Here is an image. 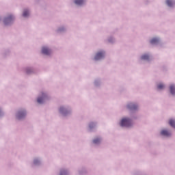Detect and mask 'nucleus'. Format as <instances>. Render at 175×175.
<instances>
[{
    "mask_svg": "<svg viewBox=\"0 0 175 175\" xmlns=\"http://www.w3.org/2000/svg\"><path fill=\"white\" fill-rule=\"evenodd\" d=\"M90 127H92L91 124L90 125Z\"/></svg>",
    "mask_w": 175,
    "mask_h": 175,
    "instance_id": "obj_20",
    "label": "nucleus"
},
{
    "mask_svg": "<svg viewBox=\"0 0 175 175\" xmlns=\"http://www.w3.org/2000/svg\"><path fill=\"white\" fill-rule=\"evenodd\" d=\"M157 88H158V89H163V88H165V86L163 83H160L159 85H158Z\"/></svg>",
    "mask_w": 175,
    "mask_h": 175,
    "instance_id": "obj_17",
    "label": "nucleus"
},
{
    "mask_svg": "<svg viewBox=\"0 0 175 175\" xmlns=\"http://www.w3.org/2000/svg\"><path fill=\"white\" fill-rule=\"evenodd\" d=\"M34 163H37V161H36V160H35V161H34Z\"/></svg>",
    "mask_w": 175,
    "mask_h": 175,
    "instance_id": "obj_19",
    "label": "nucleus"
},
{
    "mask_svg": "<svg viewBox=\"0 0 175 175\" xmlns=\"http://www.w3.org/2000/svg\"><path fill=\"white\" fill-rule=\"evenodd\" d=\"M75 3L77 5H81V4H83L84 0H75Z\"/></svg>",
    "mask_w": 175,
    "mask_h": 175,
    "instance_id": "obj_11",
    "label": "nucleus"
},
{
    "mask_svg": "<svg viewBox=\"0 0 175 175\" xmlns=\"http://www.w3.org/2000/svg\"><path fill=\"white\" fill-rule=\"evenodd\" d=\"M46 94L44 93H42V97H38L37 101L38 103H39L40 104H42V103H43V101H44V100L46 99Z\"/></svg>",
    "mask_w": 175,
    "mask_h": 175,
    "instance_id": "obj_3",
    "label": "nucleus"
},
{
    "mask_svg": "<svg viewBox=\"0 0 175 175\" xmlns=\"http://www.w3.org/2000/svg\"><path fill=\"white\" fill-rule=\"evenodd\" d=\"M13 19H14V16H8V18H5V19H4L5 25H8V23L10 22H12L13 21Z\"/></svg>",
    "mask_w": 175,
    "mask_h": 175,
    "instance_id": "obj_5",
    "label": "nucleus"
},
{
    "mask_svg": "<svg viewBox=\"0 0 175 175\" xmlns=\"http://www.w3.org/2000/svg\"><path fill=\"white\" fill-rule=\"evenodd\" d=\"M64 109L63 107H61L60 109H59L60 112H64Z\"/></svg>",
    "mask_w": 175,
    "mask_h": 175,
    "instance_id": "obj_18",
    "label": "nucleus"
},
{
    "mask_svg": "<svg viewBox=\"0 0 175 175\" xmlns=\"http://www.w3.org/2000/svg\"><path fill=\"white\" fill-rule=\"evenodd\" d=\"M166 3L169 7H172V5L174 4L173 0H167Z\"/></svg>",
    "mask_w": 175,
    "mask_h": 175,
    "instance_id": "obj_9",
    "label": "nucleus"
},
{
    "mask_svg": "<svg viewBox=\"0 0 175 175\" xmlns=\"http://www.w3.org/2000/svg\"><path fill=\"white\" fill-rule=\"evenodd\" d=\"M25 115H26V113H25V112L19 111V112H18V113H17V118H18V119H21L22 118H23L24 116H25Z\"/></svg>",
    "mask_w": 175,
    "mask_h": 175,
    "instance_id": "obj_6",
    "label": "nucleus"
},
{
    "mask_svg": "<svg viewBox=\"0 0 175 175\" xmlns=\"http://www.w3.org/2000/svg\"><path fill=\"white\" fill-rule=\"evenodd\" d=\"M142 59L144 60H148L150 59V56H148V55H143V56H142Z\"/></svg>",
    "mask_w": 175,
    "mask_h": 175,
    "instance_id": "obj_14",
    "label": "nucleus"
},
{
    "mask_svg": "<svg viewBox=\"0 0 175 175\" xmlns=\"http://www.w3.org/2000/svg\"><path fill=\"white\" fill-rule=\"evenodd\" d=\"M29 15V11L25 10V11L23 12V16L24 17H27V16H28Z\"/></svg>",
    "mask_w": 175,
    "mask_h": 175,
    "instance_id": "obj_15",
    "label": "nucleus"
},
{
    "mask_svg": "<svg viewBox=\"0 0 175 175\" xmlns=\"http://www.w3.org/2000/svg\"><path fill=\"white\" fill-rule=\"evenodd\" d=\"M161 134H162V135L166 136H169L171 135V133L169 131H167V130H162Z\"/></svg>",
    "mask_w": 175,
    "mask_h": 175,
    "instance_id": "obj_7",
    "label": "nucleus"
},
{
    "mask_svg": "<svg viewBox=\"0 0 175 175\" xmlns=\"http://www.w3.org/2000/svg\"><path fill=\"white\" fill-rule=\"evenodd\" d=\"M131 124H132V122L131 119H129L128 118H124L122 119L120 122L121 126H125L126 127H129L130 126H131Z\"/></svg>",
    "mask_w": 175,
    "mask_h": 175,
    "instance_id": "obj_1",
    "label": "nucleus"
},
{
    "mask_svg": "<svg viewBox=\"0 0 175 175\" xmlns=\"http://www.w3.org/2000/svg\"><path fill=\"white\" fill-rule=\"evenodd\" d=\"M104 56H105V53H104V52H98V53L96 55L94 59H95L96 60H99L100 59H102V57H103Z\"/></svg>",
    "mask_w": 175,
    "mask_h": 175,
    "instance_id": "obj_2",
    "label": "nucleus"
},
{
    "mask_svg": "<svg viewBox=\"0 0 175 175\" xmlns=\"http://www.w3.org/2000/svg\"><path fill=\"white\" fill-rule=\"evenodd\" d=\"M169 124H170V126L175 128V122L174 120H173V119H170Z\"/></svg>",
    "mask_w": 175,
    "mask_h": 175,
    "instance_id": "obj_13",
    "label": "nucleus"
},
{
    "mask_svg": "<svg viewBox=\"0 0 175 175\" xmlns=\"http://www.w3.org/2000/svg\"><path fill=\"white\" fill-rule=\"evenodd\" d=\"M159 40L158 38H152V40H150V43L151 44H157V42H159Z\"/></svg>",
    "mask_w": 175,
    "mask_h": 175,
    "instance_id": "obj_12",
    "label": "nucleus"
},
{
    "mask_svg": "<svg viewBox=\"0 0 175 175\" xmlns=\"http://www.w3.org/2000/svg\"><path fill=\"white\" fill-rule=\"evenodd\" d=\"M100 142V138H96V139H93V142L94 144H98V142Z\"/></svg>",
    "mask_w": 175,
    "mask_h": 175,
    "instance_id": "obj_16",
    "label": "nucleus"
},
{
    "mask_svg": "<svg viewBox=\"0 0 175 175\" xmlns=\"http://www.w3.org/2000/svg\"><path fill=\"white\" fill-rule=\"evenodd\" d=\"M170 92L172 94H175V86L174 85H171L170 88Z\"/></svg>",
    "mask_w": 175,
    "mask_h": 175,
    "instance_id": "obj_10",
    "label": "nucleus"
},
{
    "mask_svg": "<svg viewBox=\"0 0 175 175\" xmlns=\"http://www.w3.org/2000/svg\"><path fill=\"white\" fill-rule=\"evenodd\" d=\"M128 107L130 108V109H136L137 108V105L135 104L131 103L129 104Z\"/></svg>",
    "mask_w": 175,
    "mask_h": 175,
    "instance_id": "obj_8",
    "label": "nucleus"
},
{
    "mask_svg": "<svg viewBox=\"0 0 175 175\" xmlns=\"http://www.w3.org/2000/svg\"><path fill=\"white\" fill-rule=\"evenodd\" d=\"M61 175H62V173H61Z\"/></svg>",
    "mask_w": 175,
    "mask_h": 175,
    "instance_id": "obj_21",
    "label": "nucleus"
},
{
    "mask_svg": "<svg viewBox=\"0 0 175 175\" xmlns=\"http://www.w3.org/2000/svg\"><path fill=\"white\" fill-rule=\"evenodd\" d=\"M42 53H44V55H50V53H51V51H50L49 48H46L45 46H44L42 49Z\"/></svg>",
    "mask_w": 175,
    "mask_h": 175,
    "instance_id": "obj_4",
    "label": "nucleus"
}]
</instances>
